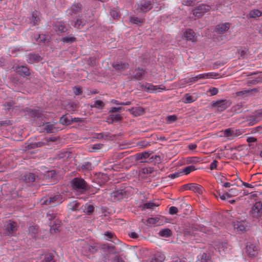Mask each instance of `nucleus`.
Instances as JSON below:
<instances>
[{
	"label": "nucleus",
	"instance_id": "nucleus-35",
	"mask_svg": "<svg viewBox=\"0 0 262 262\" xmlns=\"http://www.w3.org/2000/svg\"><path fill=\"white\" fill-rule=\"evenodd\" d=\"M238 134L236 133H235L233 130L230 128L226 129L224 132V136L226 137H235L237 136Z\"/></svg>",
	"mask_w": 262,
	"mask_h": 262
},
{
	"label": "nucleus",
	"instance_id": "nucleus-52",
	"mask_svg": "<svg viewBox=\"0 0 262 262\" xmlns=\"http://www.w3.org/2000/svg\"><path fill=\"white\" fill-rule=\"evenodd\" d=\"M247 52H248L247 50L239 49L237 51V52H238V53L240 55V57L239 58H242V59L245 58V57L246 56L247 54Z\"/></svg>",
	"mask_w": 262,
	"mask_h": 262
},
{
	"label": "nucleus",
	"instance_id": "nucleus-47",
	"mask_svg": "<svg viewBox=\"0 0 262 262\" xmlns=\"http://www.w3.org/2000/svg\"><path fill=\"white\" fill-rule=\"evenodd\" d=\"M84 25L81 19L77 18L74 23V27L77 29H81Z\"/></svg>",
	"mask_w": 262,
	"mask_h": 262
},
{
	"label": "nucleus",
	"instance_id": "nucleus-34",
	"mask_svg": "<svg viewBox=\"0 0 262 262\" xmlns=\"http://www.w3.org/2000/svg\"><path fill=\"white\" fill-rule=\"evenodd\" d=\"M69 208L72 211H76L79 210L80 203L75 201L70 203L68 205Z\"/></svg>",
	"mask_w": 262,
	"mask_h": 262
},
{
	"label": "nucleus",
	"instance_id": "nucleus-61",
	"mask_svg": "<svg viewBox=\"0 0 262 262\" xmlns=\"http://www.w3.org/2000/svg\"><path fill=\"white\" fill-rule=\"evenodd\" d=\"M137 145L141 146L142 147H145L147 146L148 145H149L150 144L149 142L143 140V141H141L137 143Z\"/></svg>",
	"mask_w": 262,
	"mask_h": 262
},
{
	"label": "nucleus",
	"instance_id": "nucleus-56",
	"mask_svg": "<svg viewBox=\"0 0 262 262\" xmlns=\"http://www.w3.org/2000/svg\"><path fill=\"white\" fill-rule=\"evenodd\" d=\"M178 209L177 207H174V206H171L169 208V213L170 214H176L178 213Z\"/></svg>",
	"mask_w": 262,
	"mask_h": 262
},
{
	"label": "nucleus",
	"instance_id": "nucleus-8",
	"mask_svg": "<svg viewBox=\"0 0 262 262\" xmlns=\"http://www.w3.org/2000/svg\"><path fill=\"white\" fill-rule=\"evenodd\" d=\"M251 214L253 218L258 219L262 215V203L260 201L256 202L253 205Z\"/></svg>",
	"mask_w": 262,
	"mask_h": 262
},
{
	"label": "nucleus",
	"instance_id": "nucleus-58",
	"mask_svg": "<svg viewBox=\"0 0 262 262\" xmlns=\"http://www.w3.org/2000/svg\"><path fill=\"white\" fill-rule=\"evenodd\" d=\"M59 138H57L55 137H51L48 138H45V141L47 142V145L49 144L50 142H55Z\"/></svg>",
	"mask_w": 262,
	"mask_h": 262
},
{
	"label": "nucleus",
	"instance_id": "nucleus-63",
	"mask_svg": "<svg viewBox=\"0 0 262 262\" xmlns=\"http://www.w3.org/2000/svg\"><path fill=\"white\" fill-rule=\"evenodd\" d=\"M84 121L83 118H73L71 119V123H81Z\"/></svg>",
	"mask_w": 262,
	"mask_h": 262
},
{
	"label": "nucleus",
	"instance_id": "nucleus-49",
	"mask_svg": "<svg viewBox=\"0 0 262 262\" xmlns=\"http://www.w3.org/2000/svg\"><path fill=\"white\" fill-rule=\"evenodd\" d=\"M177 120V117L175 115L168 116L166 118V122L171 123Z\"/></svg>",
	"mask_w": 262,
	"mask_h": 262
},
{
	"label": "nucleus",
	"instance_id": "nucleus-21",
	"mask_svg": "<svg viewBox=\"0 0 262 262\" xmlns=\"http://www.w3.org/2000/svg\"><path fill=\"white\" fill-rule=\"evenodd\" d=\"M113 67L117 71H122L128 68V64L126 62H115L112 64Z\"/></svg>",
	"mask_w": 262,
	"mask_h": 262
},
{
	"label": "nucleus",
	"instance_id": "nucleus-14",
	"mask_svg": "<svg viewBox=\"0 0 262 262\" xmlns=\"http://www.w3.org/2000/svg\"><path fill=\"white\" fill-rule=\"evenodd\" d=\"M42 58L38 54H29L28 55V58L27 59L29 63H34L39 62L41 60Z\"/></svg>",
	"mask_w": 262,
	"mask_h": 262
},
{
	"label": "nucleus",
	"instance_id": "nucleus-20",
	"mask_svg": "<svg viewBox=\"0 0 262 262\" xmlns=\"http://www.w3.org/2000/svg\"><path fill=\"white\" fill-rule=\"evenodd\" d=\"M164 219L163 216H158L155 217H149L147 220V222L149 224L160 225Z\"/></svg>",
	"mask_w": 262,
	"mask_h": 262
},
{
	"label": "nucleus",
	"instance_id": "nucleus-29",
	"mask_svg": "<svg viewBox=\"0 0 262 262\" xmlns=\"http://www.w3.org/2000/svg\"><path fill=\"white\" fill-rule=\"evenodd\" d=\"M47 145V142L45 141V139L38 142L32 143L28 145L29 149L35 148L37 147H40Z\"/></svg>",
	"mask_w": 262,
	"mask_h": 262
},
{
	"label": "nucleus",
	"instance_id": "nucleus-18",
	"mask_svg": "<svg viewBox=\"0 0 262 262\" xmlns=\"http://www.w3.org/2000/svg\"><path fill=\"white\" fill-rule=\"evenodd\" d=\"M230 28V24L226 23L218 25L215 29L216 31L219 34H223L227 31Z\"/></svg>",
	"mask_w": 262,
	"mask_h": 262
},
{
	"label": "nucleus",
	"instance_id": "nucleus-31",
	"mask_svg": "<svg viewBox=\"0 0 262 262\" xmlns=\"http://www.w3.org/2000/svg\"><path fill=\"white\" fill-rule=\"evenodd\" d=\"M27 112L29 113V115L32 117H37L38 118L41 116L42 115L41 111L39 110H28Z\"/></svg>",
	"mask_w": 262,
	"mask_h": 262
},
{
	"label": "nucleus",
	"instance_id": "nucleus-26",
	"mask_svg": "<svg viewBox=\"0 0 262 262\" xmlns=\"http://www.w3.org/2000/svg\"><path fill=\"white\" fill-rule=\"evenodd\" d=\"M40 13L39 12L35 10L32 13V20L33 25H37L40 21Z\"/></svg>",
	"mask_w": 262,
	"mask_h": 262
},
{
	"label": "nucleus",
	"instance_id": "nucleus-25",
	"mask_svg": "<svg viewBox=\"0 0 262 262\" xmlns=\"http://www.w3.org/2000/svg\"><path fill=\"white\" fill-rule=\"evenodd\" d=\"M129 111L135 116H140L143 114L145 112L144 108L142 107L132 108Z\"/></svg>",
	"mask_w": 262,
	"mask_h": 262
},
{
	"label": "nucleus",
	"instance_id": "nucleus-43",
	"mask_svg": "<svg viewBox=\"0 0 262 262\" xmlns=\"http://www.w3.org/2000/svg\"><path fill=\"white\" fill-rule=\"evenodd\" d=\"M43 262H55L54 255L51 253H47L45 255Z\"/></svg>",
	"mask_w": 262,
	"mask_h": 262
},
{
	"label": "nucleus",
	"instance_id": "nucleus-33",
	"mask_svg": "<svg viewBox=\"0 0 262 262\" xmlns=\"http://www.w3.org/2000/svg\"><path fill=\"white\" fill-rule=\"evenodd\" d=\"M262 13L258 9H254L250 11L248 16L250 18H255L261 15Z\"/></svg>",
	"mask_w": 262,
	"mask_h": 262
},
{
	"label": "nucleus",
	"instance_id": "nucleus-9",
	"mask_svg": "<svg viewBox=\"0 0 262 262\" xmlns=\"http://www.w3.org/2000/svg\"><path fill=\"white\" fill-rule=\"evenodd\" d=\"M183 188L185 190H191L198 195L203 194L204 191V189L202 186L195 183L185 184L183 185Z\"/></svg>",
	"mask_w": 262,
	"mask_h": 262
},
{
	"label": "nucleus",
	"instance_id": "nucleus-54",
	"mask_svg": "<svg viewBox=\"0 0 262 262\" xmlns=\"http://www.w3.org/2000/svg\"><path fill=\"white\" fill-rule=\"evenodd\" d=\"M188 227L192 228V230L194 232H195V231L202 230V227H201L200 225L196 224H192Z\"/></svg>",
	"mask_w": 262,
	"mask_h": 262
},
{
	"label": "nucleus",
	"instance_id": "nucleus-27",
	"mask_svg": "<svg viewBox=\"0 0 262 262\" xmlns=\"http://www.w3.org/2000/svg\"><path fill=\"white\" fill-rule=\"evenodd\" d=\"M150 153L146 151L138 153L136 155V159L141 160V162H145V159L149 157Z\"/></svg>",
	"mask_w": 262,
	"mask_h": 262
},
{
	"label": "nucleus",
	"instance_id": "nucleus-45",
	"mask_svg": "<svg viewBox=\"0 0 262 262\" xmlns=\"http://www.w3.org/2000/svg\"><path fill=\"white\" fill-rule=\"evenodd\" d=\"M210 256L206 253H203L201 256L200 262H210Z\"/></svg>",
	"mask_w": 262,
	"mask_h": 262
},
{
	"label": "nucleus",
	"instance_id": "nucleus-46",
	"mask_svg": "<svg viewBox=\"0 0 262 262\" xmlns=\"http://www.w3.org/2000/svg\"><path fill=\"white\" fill-rule=\"evenodd\" d=\"M58 31L59 33L66 32L68 29L63 23H59L57 26Z\"/></svg>",
	"mask_w": 262,
	"mask_h": 262
},
{
	"label": "nucleus",
	"instance_id": "nucleus-1",
	"mask_svg": "<svg viewBox=\"0 0 262 262\" xmlns=\"http://www.w3.org/2000/svg\"><path fill=\"white\" fill-rule=\"evenodd\" d=\"M100 245L91 240L80 239L78 241V247L81 253L88 257L95 254L100 248Z\"/></svg>",
	"mask_w": 262,
	"mask_h": 262
},
{
	"label": "nucleus",
	"instance_id": "nucleus-3",
	"mask_svg": "<svg viewBox=\"0 0 262 262\" xmlns=\"http://www.w3.org/2000/svg\"><path fill=\"white\" fill-rule=\"evenodd\" d=\"M100 249L104 253L101 258L102 262H112L113 258L111 257V254H118L120 252L116 249L115 246L110 245L108 244L100 245Z\"/></svg>",
	"mask_w": 262,
	"mask_h": 262
},
{
	"label": "nucleus",
	"instance_id": "nucleus-13",
	"mask_svg": "<svg viewBox=\"0 0 262 262\" xmlns=\"http://www.w3.org/2000/svg\"><path fill=\"white\" fill-rule=\"evenodd\" d=\"M233 227L234 230H236L237 232H243L245 231L246 229V222L244 221H234L232 223Z\"/></svg>",
	"mask_w": 262,
	"mask_h": 262
},
{
	"label": "nucleus",
	"instance_id": "nucleus-59",
	"mask_svg": "<svg viewBox=\"0 0 262 262\" xmlns=\"http://www.w3.org/2000/svg\"><path fill=\"white\" fill-rule=\"evenodd\" d=\"M98 190L96 188L91 187L89 185V189L86 190V192H88L89 193H90V194L91 195L95 194L96 192H97Z\"/></svg>",
	"mask_w": 262,
	"mask_h": 262
},
{
	"label": "nucleus",
	"instance_id": "nucleus-62",
	"mask_svg": "<svg viewBox=\"0 0 262 262\" xmlns=\"http://www.w3.org/2000/svg\"><path fill=\"white\" fill-rule=\"evenodd\" d=\"M56 198H49V200L46 199V200L43 201L42 203V205H48L50 204L51 202H53L54 201H55V199Z\"/></svg>",
	"mask_w": 262,
	"mask_h": 262
},
{
	"label": "nucleus",
	"instance_id": "nucleus-36",
	"mask_svg": "<svg viewBox=\"0 0 262 262\" xmlns=\"http://www.w3.org/2000/svg\"><path fill=\"white\" fill-rule=\"evenodd\" d=\"M204 77H205L204 74H200L198 76L192 77L189 78L187 80L184 81V82L185 83H189V82H195V81H198L199 79L204 78Z\"/></svg>",
	"mask_w": 262,
	"mask_h": 262
},
{
	"label": "nucleus",
	"instance_id": "nucleus-39",
	"mask_svg": "<svg viewBox=\"0 0 262 262\" xmlns=\"http://www.w3.org/2000/svg\"><path fill=\"white\" fill-rule=\"evenodd\" d=\"M61 41L66 43H72L76 41V38L73 36H66L61 39Z\"/></svg>",
	"mask_w": 262,
	"mask_h": 262
},
{
	"label": "nucleus",
	"instance_id": "nucleus-48",
	"mask_svg": "<svg viewBox=\"0 0 262 262\" xmlns=\"http://www.w3.org/2000/svg\"><path fill=\"white\" fill-rule=\"evenodd\" d=\"M157 206H158V205H156V204L153 203H150V202L145 203L143 205L142 208L143 209H151L154 207Z\"/></svg>",
	"mask_w": 262,
	"mask_h": 262
},
{
	"label": "nucleus",
	"instance_id": "nucleus-4",
	"mask_svg": "<svg viewBox=\"0 0 262 262\" xmlns=\"http://www.w3.org/2000/svg\"><path fill=\"white\" fill-rule=\"evenodd\" d=\"M154 3L151 0H140L136 5V10L138 12L146 13L153 7Z\"/></svg>",
	"mask_w": 262,
	"mask_h": 262
},
{
	"label": "nucleus",
	"instance_id": "nucleus-30",
	"mask_svg": "<svg viewBox=\"0 0 262 262\" xmlns=\"http://www.w3.org/2000/svg\"><path fill=\"white\" fill-rule=\"evenodd\" d=\"M135 70L137 71V73L134 76V78L138 80L142 79L145 73L144 70L142 68H139Z\"/></svg>",
	"mask_w": 262,
	"mask_h": 262
},
{
	"label": "nucleus",
	"instance_id": "nucleus-41",
	"mask_svg": "<svg viewBox=\"0 0 262 262\" xmlns=\"http://www.w3.org/2000/svg\"><path fill=\"white\" fill-rule=\"evenodd\" d=\"M59 122L63 125H70L71 124V119H69L66 115H63L60 118Z\"/></svg>",
	"mask_w": 262,
	"mask_h": 262
},
{
	"label": "nucleus",
	"instance_id": "nucleus-2",
	"mask_svg": "<svg viewBox=\"0 0 262 262\" xmlns=\"http://www.w3.org/2000/svg\"><path fill=\"white\" fill-rule=\"evenodd\" d=\"M71 186L72 189L78 195L84 194L89 189V184L81 178H75L71 181Z\"/></svg>",
	"mask_w": 262,
	"mask_h": 262
},
{
	"label": "nucleus",
	"instance_id": "nucleus-40",
	"mask_svg": "<svg viewBox=\"0 0 262 262\" xmlns=\"http://www.w3.org/2000/svg\"><path fill=\"white\" fill-rule=\"evenodd\" d=\"M94 211V207L92 205H88L86 204L84 209V212L90 215Z\"/></svg>",
	"mask_w": 262,
	"mask_h": 262
},
{
	"label": "nucleus",
	"instance_id": "nucleus-38",
	"mask_svg": "<svg viewBox=\"0 0 262 262\" xmlns=\"http://www.w3.org/2000/svg\"><path fill=\"white\" fill-rule=\"evenodd\" d=\"M144 21L143 18H139L136 16H132L130 17V21L134 24H142Z\"/></svg>",
	"mask_w": 262,
	"mask_h": 262
},
{
	"label": "nucleus",
	"instance_id": "nucleus-23",
	"mask_svg": "<svg viewBox=\"0 0 262 262\" xmlns=\"http://www.w3.org/2000/svg\"><path fill=\"white\" fill-rule=\"evenodd\" d=\"M145 89H147L148 91H156L157 90H159V91H161V90H165L166 89L165 87L163 85H153L151 84H146L144 86Z\"/></svg>",
	"mask_w": 262,
	"mask_h": 262
},
{
	"label": "nucleus",
	"instance_id": "nucleus-5",
	"mask_svg": "<svg viewBox=\"0 0 262 262\" xmlns=\"http://www.w3.org/2000/svg\"><path fill=\"white\" fill-rule=\"evenodd\" d=\"M18 228L17 223L11 220L7 222L5 226V229L4 234L9 236H12L15 235Z\"/></svg>",
	"mask_w": 262,
	"mask_h": 262
},
{
	"label": "nucleus",
	"instance_id": "nucleus-60",
	"mask_svg": "<svg viewBox=\"0 0 262 262\" xmlns=\"http://www.w3.org/2000/svg\"><path fill=\"white\" fill-rule=\"evenodd\" d=\"M112 262H125L124 259L119 255H116L113 259L112 260Z\"/></svg>",
	"mask_w": 262,
	"mask_h": 262
},
{
	"label": "nucleus",
	"instance_id": "nucleus-53",
	"mask_svg": "<svg viewBox=\"0 0 262 262\" xmlns=\"http://www.w3.org/2000/svg\"><path fill=\"white\" fill-rule=\"evenodd\" d=\"M194 3V0H183L182 4L187 6H192Z\"/></svg>",
	"mask_w": 262,
	"mask_h": 262
},
{
	"label": "nucleus",
	"instance_id": "nucleus-28",
	"mask_svg": "<svg viewBox=\"0 0 262 262\" xmlns=\"http://www.w3.org/2000/svg\"><path fill=\"white\" fill-rule=\"evenodd\" d=\"M45 130L48 133H54L58 130L57 127H55L53 124H50L49 122L46 123Z\"/></svg>",
	"mask_w": 262,
	"mask_h": 262
},
{
	"label": "nucleus",
	"instance_id": "nucleus-42",
	"mask_svg": "<svg viewBox=\"0 0 262 262\" xmlns=\"http://www.w3.org/2000/svg\"><path fill=\"white\" fill-rule=\"evenodd\" d=\"M197 168L194 165H190L182 169V171L181 172L185 173L186 174H189L191 171H193L195 170H196Z\"/></svg>",
	"mask_w": 262,
	"mask_h": 262
},
{
	"label": "nucleus",
	"instance_id": "nucleus-10",
	"mask_svg": "<svg viewBox=\"0 0 262 262\" xmlns=\"http://www.w3.org/2000/svg\"><path fill=\"white\" fill-rule=\"evenodd\" d=\"M184 36L187 40L195 42L197 41V36L195 33L190 29H187L184 32Z\"/></svg>",
	"mask_w": 262,
	"mask_h": 262
},
{
	"label": "nucleus",
	"instance_id": "nucleus-24",
	"mask_svg": "<svg viewBox=\"0 0 262 262\" xmlns=\"http://www.w3.org/2000/svg\"><path fill=\"white\" fill-rule=\"evenodd\" d=\"M81 5L80 4H74L72 6L71 8L70 9V13L71 15L76 14L81 11Z\"/></svg>",
	"mask_w": 262,
	"mask_h": 262
},
{
	"label": "nucleus",
	"instance_id": "nucleus-15",
	"mask_svg": "<svg viewBox=\"0 0 262 262\" xmlns=\"http://www.w3.org/2000/svg\"><path fill=\"white\" fill-rule=\"evenodd\" d=\"M129 188L126 187L124 189H119L115 190L113 192V196H128L130 195L129 192Z\"/></svg>",
	"mask_w": 262,
	"mask_h": 262
},
{
	"label": "nucleus",
	"instance_id": "nucleus-57",
	"mask_svg": "<svg viewBox=\"0 0 262 262\" xmlns=\"http://www.w3.org/2000/svg\"><path fill=\"white\" fill-rule=\"evenodd\" d=\"M194 101L192 97L189 94H187L185 95V103H191Z\"/></svg>",
	"mask_w": 262,
	"mask_h": 262
},
{
	"label": "nucleus",
	"instance_id": "nucleus-37",
	"mask_svg": "<svg viewBox=\"0 0 262 262\" xmlns=\"http://www.w3.org/2000/svg\"><path fill=\"white\" fill-rule=\"evenodd\" d=\"M38 227L36 226H31L29 228V233L33 237H35L38 233Z\"/></svg>",
	"mask_w": 262,
	"mask_h": 262
},
{
	"label": "nucleus",
	"instance_id": "nucleus-50",
	"mask_svg": "<svg viewBox=\"0 0 262 262\" xmlns=\"http://www.w3.org/2000/svg\"><path fill=\"white\" fill-rule=\"evenodd\" d=\"M252 91H257V90L255 89H252V90H243V91L237 92L236 93V95L237 96H242V95H244L246 94L247 93H251Z\"/></svg>",
	"mask_w": 262,
	"mask_h": 262
},
{
	"label": "nucleus",
	"instance_id": "nucleus-44",
	"mask_svg": "<svg viewBox=\"0 0 262 262\" xmlns=\"http://www.w3.org/2000/svg\"><path fill=\"white\" fill-rule=\"evenodd\" d=\"M104 105H105V104L104 103V102L100 100H97L94 102V103L93 105H92V107L101 109V108H103V107L104 106Z\"/></svg>",
	"mask_w": 262,
	"mask_h": 262
},
{
	"label": "nucleus",
	"instance_id": "nucleus-17",
	"mask_svg": "<svg viewBox=\"0 0 262 262\" xmlns=\"http://www.w3.org/2000/svg\"><path fill=\"white\" fill-rule=\"evenodd\" d=\"M165 258V255L163 253L157 252L153 255L150 262H163Z\"/></svg>",
	"mask_w": 262,
	"mask_h": 262
},
{
	"label": "nucleus",
	"instance_id": "nucleus-22",
	"mask_svg": "<svg viewBox=\"0 0 262 262\" xmlns=\"http://www.w3.org/2000/svg\"><path fill=\"white\" fill-rule=\"evenodd\" d=\"M122 119V117L121 116L120 114H116V115H110L107 118H106V122L108 123H113L115 122H118L120 120H121Z\"/></svg>",
	"mask_w": 262,
	"mask_h": 262
},
{
	"label": "nucleus",
	"instance_id": "nucleus-16",
	"mask_svg": "<svg viewBox=\"0 0 262 262\" xmlns=\"http://www.w3.org/2000/svg\"><path fill=\"white\" fill-rule=\"evenodd\" d=\"M60 222H59L58 220H56V221H54L53 223L50 222V225L51 226L50 228V232L52 234H55L59 231V228L60 227Z\"/></svg>",
	"mask_w": 262,
	"mask_h": 262
},
{
	"label": "nucleus",
	"instance_id": "nucleus-51",
	"mask_svg": "<svg viewBox=\"0 0 262 262\" xmlns=\"http://www.w3.org/2000/svg\"><path fill=\"white\" fill-rule=\"evenodd\" d=\"M184 234L185 235H194L195 233L193 231L192 228L188 227L184 229Z\"/></svg>",
	"mask_w": 262,
	"mask_h": 262
},
{
	"label": "nucleus",
	"instance_id": "nucleus-64",
	"mask_svg": "<svg viewBox=\"0 0 262 262\" xmlns=\"http://www.w3.org/2000/svg\"><path fill=\"white\" fill-rule=\"evenodd\" d=\"M91 168V164L89 162H87L81 166V168L83 170H90Z\"/></svg>",
	"mask_w": 262,
	"mask_h": 262
},
{
	"label": "nucleus",
	"instance_id": "nucleus-19",
	"mask_svg": "<svg viewBox=\"0 0 262 262\" xmlns=\"http://www.w3.org/2000/svg\"><path fill=\"white\" fill-rule=\"evenodd\" d=\"M36 176L33 173H29L22 176L21 179L26 183H31L35 181Z\"/></svg>",
	"mask_w": 262,
	"mask_h": 262
},
{
	"label": "nucleus",
	"instance_id": "nucleus-7",
	"mask_svg": "<svg viewBox=\"0 0 262 262\" xmlns=\"http://www.w3.org/2000/svg\"><path fill=\"white\" fill-rule=\"evenodd\" d=\"M231 104L230 100L221 99L213 102L211 106L216 107L218 111L222 112L230 107Z\"/></svg>",
	"mask_w": 262,
	"mask_h": 262
},
{
	"label": "nucleus",
	"instance_id": "nucleus-6",
	"mask_svg": "<svg viewBox=\"0 0 262 262\" xmlns=\"http://www.w3.org/2000/svg\"><path fill=\"white\" fill-rule=\"evenodd\" d=\"M211 7L206 4H201L195 7L192 11V14L197 18H200L206 12H209Z\"/></svg>",
	"mask_w": 262,
	"mask_h": 262
},
{
	"label": "nucleus",
	"instance_id": "nucleus-12",
	"mask_svg": "<svg viewBox=\"0 0 262 262\" xmlns=\"http://www.w3.org/2000/svg\"><path fill=\"white\" fill-rule=\"evenodd\" d=\"M247 253L249 257H255L258 253L257 247L253 244L247 246Z\"/></svg>",
	"mask_w": 262,
	"mask_h": 262
},
{
	"label": "nucleus",
	"instance_id": "nucleus-11",
	"mask_svg": "<svg viewBox=\"0 0 262 262\" xmlns=\"http://www.w3.org/2000/svg\"><path fill=\"white\" fill-rule=\"evenodd\" d=\"M15 72L22 76H29L31 75L29 69L24 66H17L15 68Z\"/></svg>",
	"mask_w": 262,
	"mask_h": 262
},
{
	"label": "nucleus",
	"instance_id": "nucleus-32",
	"mask_svg": "<svg viewBox=\"0 0 262 262\" xmlns=\"http://www.w3.org/2000/svg\"><path fill=\"white\" fill-rule=\"evenodd\" d=\"M159 234L161 236L168 237L171 236L172 231L170 229L166 228L160 230Z\"/></svg>",
	"mask_w": 262,
	"mask_h": 262
},
{
	"label": "nucleus",
	"instance_id": "nucleus-55",
	"mask_svg": "<svg viewBox=\"0 0 262 262\" xmlns=\"http://www.w3.org/2000/svg\"><path fill=\"white\" fill-rule=\"evenodd\" d=\"M38 43H40L41 42L44 43L46 41V38L44 35H38V37L36 39Z\"/></svg>",
	"mask_w": 262,
	"mask_h": 262
}]
</instances>
